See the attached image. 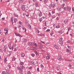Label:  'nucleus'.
<instances>
[{"label":"nucleus","instance_id":"obj_56","mask_svg":"<svg viewBox=\"0 0 74 74\" xmlns=\"http://www.w3.org/2000/svg\"><path fill=\"white\" fill-rule=\"evenodd\" d=\"M11 22H12L13 21V20H12V18H11Z\"/></svg>","mask_w":74,"mask_h":74},{"label":"nucleus","instance_id":"obj_11","mask_svg":"<svg viewBox=\"0 0 74 74\" xmlns=\"http://www.w3.org/2000/svg\"><path fill=\"white\" fill-rule=\"evenodd\" d=\"M31 48L32 50H36V49H37V48L36 47H32Z\"/></svg>","mask_w":74,"mask_h":74},{"label":"nucleus","instance_id":"obj_57","mask_svg":"<svg viewBox=\"0 0 74 74\" xmlns=\"http://www.w3.org/2000/svg\"><path fill=\"white\" fill-rule=\"evenodd\" d=\"M16 50H17V49H16V48H15V49L14 50V51H16Z\"/></svg>","mask_w":74,"mask_h":74},{"label":"nucleus","instance_id":"obj_62","mask_svg":"<svg viewBox=\"0 0 74 74\" xmlns=\"http://www.w3.org/2000/svg\"><path fill=\"white\" fill-rule=\"evenodd\" d=\"M72 11H73V12H74V8H72Z\"/></svg>","mask_w":74,"mask_h":74},{"label":"nucleus","instance_id":"obj_38","mask_svg":"<svg viewBox=\"0 0 74 74\" xmlns=\"http://www.w3.org/2000/svg\"><path fill=\"white\" fill-rule=\"evenodd\" d=\"M53 34V32L50 33V35L51 36H52Z\"/></svg>","mask_w":74,"mask_h":74},{"label":"nucleus","instance_id":"obj_36","mask_svg":"<svg viewBox=\"0 0 74 74\" xmlns=\"http://www.w3.org/2000/svg\"><path fill=\"white\" fill-rule=\"evenodd\" d=\"M25 23H26V24H27V23H28V22H27V21L26 20L25 22Z\"/></svg>","mask_w":74,"mask_h":74},{"label":"nucleus","instance_id":"obj_61","mask_svg":"<svg viewBox=\"0 0 74 74\" xmlns=\"http://www.w3.org/2000/svg\"><path fill=\"white\" fill-rule=\"evenodd\" d=\"M4 18H2V21H3V20H4Z\"/></svg>","mask_w":74,"mask_h":74},{"label":"nucleus","instance_id":"obj_59","mask_svg":"<svg viewBox=\"0 0 74 74\" xmlns=\"http://www.w3.org/2000/svg\"><path fill=\"white\" fill-rule=\"evenodd\" d=\"M32 64H33V65H34V62H32Z\"/></svg>","mask_w":74,"mask_h":74},{"label":"nucleus","instance_id":"obj_17","mask_svg":"<svg viewBox=\"0 0 74 74\" xmlns=\"http://www.w3.org/2000/svg\"><path fill=\"white\" fill-rule=\"evenodd\" d=\"M27 26H28V27H29V28H30V29H31L32 28H31V26L29 24H28L27 25Z\"/></svg>","mask_w":74,"mask_h":74},{"label":"nucleus","instance_id":"obj_45","mask_svg":"<svg viewBox=\"0 0 74 74\" xmlns=\"http://www.w3.org/2000/svg\"><path fill=\"white\" fill-rule=\"evenodd\" d=\"M67 10H68V11H70V8H67Z\"/></svg>","mask_w":74,"mask_h":74},{"label":"nucleus","instance_id":"obj_10","mask_svg":"<svg viewBox=\"0 0 74 74\" xmlns=\"http://www.w3.org/2000/svg\"><path fill=\"white\" fill-rule=\"evenodd\" d=\"M22 27L23 30H24V32H26V30H27L25 28V27H24L23 26H22Z\"/></svg>","mask_w":74,"mask_h":74},{"label":"nucleus","instance_id":"obj_41","mask_svg":"<svg viewBox=\"0 0 74 74\" xmlns=\"http://www.w3.org/2000/svg\"><path fill=\"white\" fill-rule=\"evenodd\" d=\"M8 66L9 68L10 69V68H11V65L10 64H8Z\"/></svg>","mask_w":74,"mask_h":74},{"label":"nucleus","instance_id":"obj_28","mask_svg":"<svg viewBox=\"0 0 74 74\" xmlns=\"http://www.w3.org/2000/svg\"><path fill=\"white\" fill-rule=\"evenodd\" d=\"M35 53H36V55H37L38 54V53H37V52L36 51H35Z\"/></svg>","mask_w":74,"mask_h":74},{"label":"nucleus","instance_id":"obj_25","mask_svg":"<svg viewBox=\"0 0 74 74\" xmlns=\"http://www.w3.org/2000/svg\"><path fill=\"white\" fill-rule=\"evenodd\" d=\"M4 63H5L6 62V61H7V58H5L4 59Z\"/></svg>","mask_w":74,"mask_h":74},{"label":"nucleus","instance_id":"obj_15","mask_svg":"<svg viewBox=\"0 0 74 74\" xmlns=\"http://www.w3.org/2000/svg\"><path fill=\"white\" fill-rule=\"evenodd\" d=\"M17 69H18L20 70H21V71H23V70H22V68H20L19 67H17Z\"/></svg>","mask_w":74,"mask_h":74},{"label":"nucleus","instance_id":"obj_19","mask_svg":"<svg viewBox=\"0 0 74 74\" xmlns=\"http://www.w3.org/2000/svg\"><path fill=\"white\" fill-rule=\"evenodd\" d=\"M9 48L10 49H14V47H10Z\"/></svg>","mask_w":74,"mask_h":74},{"label":"nucleus","instance_id":"obj_64","mask_svg":"<svg viewBox=\"0 0 74 74\" xmlns=\"http://www.w3.org/2000/svg\"><path fill=\"white\" fill-rule=\"evenodd\" d=\"M69 66H70V67H71V65L70 64H69Z\"/></svg>","mask_w":74,"mask_h":74},{"label":"nucleus","instance_id":"obj_9","mask_svg":"<svg viewBox=\"0 0 74 74\" xmlns=\"http://www.w3.org/2000/svg\"><path fill=\"white\" fill-rule=\"evenodd\" d=\"M64 23L65 24H66L67 23H68V19L66 18L64 21Z\"/></svg>","mask_w":74,"mask_h":74},{"label":"nucleus","instance_id":"obj_21","mask_svg":"<svg viewBox=\"0 0 74 74\" xmlns=\"http://www.w3.org/2000/svg\"><path fill=\"white\" fill-rule=\"evenodd\" d=\"M60 26L59 25H58L56 26V28L57 29H59V28H60Z\"/></svg>","mask_w":74,"mask_h":74},{"label":"nucleus","instance_id":"obj_39","mask_svg":"<svg viewBox=\"0 0 74 74\" xmlns=\"http://www.w3.org/2000/svg\"><path fill=\"white\" fill-rule=\"evenodd\" d=\"M42 20V18H41L40 19V22H41V21Z\"/></svg>","mask_w":74,"mask_h":74},{"label":"nucleus","instance_id":"obj_31","mask_svg":"<svg viewBox=\"0 0 74 74\" xmlns=\"http://www.w3.org/2000/svg\"><path fill=\"white\" fill-rule=\"evenodd\" d=\"M55 48L57 49H59V47H54Z\"/></svg>","mask_w":74,"mask_h":74},{"label":"nucleus","instance_id":"obj_47","mask_svg":"<svg viewBox=\"0 0 74 74\" xmlns=\"http://www.w3.org/2000/svg\"><path fill=\"white\" fill-rule=\"evenodd\" d=\"M55 18V15H53L52 16V18Z\"/></svg>","mask_w":74,"mask_h":74},{"label":"nucleus","instance_id":"obj_26","mask_svg":"<svg viewBox=\"0 0 74 74\" xmlns=\"http://www.w3.org/2000/svg\"><path fill=\"white\" fill-rule=\"evenodd\" d=\"M55 4H53L52 5V8H53L54 7H55Z\"/></svg>","mask_w":74,"mask_h":74},{"label":"nucleus","instance_id":"obj_51","mask_svg":"<svg viewBox=\"0 0 74 74\" xmlns=\"http://www.w3.org/2000/svg\"><path fill=\"white\" fill-rule=\"evenodd\" d=\"M27 74H30V71H29L28 72Z\"/></svg>","mask_w":74,"mask_h":74},{"label":"nucleus","instance_id":"obj_63","mask_svg":"<svg viewBox=\"0 0 74 74\" xmlns=\"http://www.w3.org/2000/svg\"><path fill=\"white\" fill-rule=\"evenodd\" d=\"M66 50H67V52H69V50L68 49H66Z\"/></svg>","mask_w":74,"mask_h":74},{"label":"nucleus","instance_id":"obj_18","mask_svg":"<svg viewBox=\"0 0 74 74\" xmlns=\"http://www.w3.org/2000/svg\"><path fill=\"white\" fill-rule=\"evenodd\" d=\"M49 44V42H45V44H46V45H47Z\"/></svg>","mask_w":74,"mask_h":74},{"label":"nucleus","instance_id":"obj_44","mask_svg":"<svg viewBox=\"0 0 74 74\" xmlns=\"http://www.w3.org/2000/svg\"><path fill=\"white\" fill-rule=\"evenodd\" d=\"M31 55L33 57H34V54H32Z\"/></svg>","mask_w":74,"mask_h":74},{"label":"nucleus","instance_id":"obj_42","mask_svg":"<svg viewBox=\"0 0 74 74\" xmlns=\"http://www.w3.org/2000/svg\"><path fill=\"white\" fill-rule=\"evenodd\" d=\"M14 16L15 17H18V15H16V14H15Z\"/></svg>","mask_w":74,"mask_h":74},{"label":"nucleus","instance_id":"obj_49","mask_svg":"<svg viewBox=\"0 0 74 74\" xmlns=\"http://www.w3.org/2000/svg\"><path fill=\"white\" fill-rule=\"evenodd\" d=\"M70 40H68V41H67V42L68 43H70Z\"/></svg>","mask_w":74,"mask_h":74},{"label":"nucleus","instance_id":"obj_6","mask_svg":"<svg viewBox=\"0 0 74 74\" xmlns=\"http://www.w3.org/2000/svg\"><path fill=\"white\" fill-rule=\"evenodd\" d=\"M15 34L16 36H18L19 37H22V36L20 34H19L16 32H15Z\"/></svg>","mask_w":74,"mask_h":74},{"label":"nucleus","instance_id":"obj_43","mask_svg":"<svg viewBox=\"0 0 74 74\" xmlns=\"http://www.w3.org/2000/svg\"><path fill=\"white\" fill-rule=\"evenodd\" d=\"M51 15H52V14H51V12H49V15L51 16Z\"/></svg>","mask_w":74,"mask_h":74},{"label":"nucleus","instance_id":"obj_27","mask_svg":"<svg viewBox=\"0 0 74 74\" xmlns=\"http://www.w3.org/2000/svg\"><path fill=\"white\" fill-rule=\"evenodd\" d=\"M27 41V39H24L23 40V41L24 42H26V41Z\"/></svg>","mask_w":74,"mask_h":74},{"label":"nucleus","instance_id":"obj_48","mask_svg":"<svg viewBox=\"0 0 74 74\" xmlns=\"http://www.w3.org/2000/svg\"><path fill=\"white\" fill-rule=\"evenodd\" d=\"M50 31V29H47V30L46 31V32H49Z\"/></svg>","mask_w":74,"mask_h":74},{"label":"nucleus","instance_id":"obj_22","mask_svg":"<svg viewBox=\"0 0 74 74\" xmlns=\"http://www.w3.org/2000/svg\"><path fill=\"white\" fill-rule=\"evenodd\" d=\"M18 21V19H17V18H15L14 19V22L15 23H16V22Z\"/></svg>","mask_w":74,"mask_h":74},{"label":"nucleus","instance_id":"obj_14","mask_svg":"<svg viewBox=\"0 0 74 74\" xmlns=\"http://www.w3.org/2000/svg\"><path fill=\"white\" fill-rule=\"evenodd\" d=\"M6 48H7V47H4V48H3V51L5 52H6Z\"/></svg>","mask_w":74,"mask_h":74},{"label":"nucleus","instance_id":"obj_24","mask_svg":"<svg viewBox=\"0 0 74 74\" xmlns=\"http://www.w3.org/2000/svg\"><path fill=\"white\" fill-rule=\"evenodd\" d=\"M22 57H24L25 56V54L23 53H22L21 55Z\"/></svg>","mask_w":74,"mask_h":74},{"label":"nucleus","instance_id":"obj_3","mask_svg":"<svg viewBox=\"0 0 74 74\" xmlns=\"http://www.w3.org/2000/svg\"><path fill=\"white\" fill-rule=\"evenodd\" d=\"M4 31L5 32V35H7L8 34V28H5L4 29Z\"/></svg>","mask_w":74,"mask_h":74},{"label":"nucleus","instance_id":"obj_29","mask_svg":"<svg viewBox=\"0 0 74 74\" xmlns=\"http://www.w3.org/2000/svg\"><path fill=\"white\" fill-rule=\"evenodd\" d=\"M71 30V27H69L68 29V32L69 31V30Z\"/></svg>","mask_w":74,"mask_h":74},{"label":"nucleus","instance_id":"obj_20","mask_svg":"<svg viewBox=\"0 0 74 74\" xmlns=\"http://www.w3.org/2000/svg\"><path fill=\"white\" fill-rule=\"evenodd\" d=\"M35 5H36V7H38V4L37 3H35Z\"/></svg>","mask_w":74,"mask_h":74},{"label":"nucleus","instance_id":"obj_1","mask_svg":"<svg viewBox=\"0 0 74 74\" xmlns=\"http://www.w3.org/2000/svg\"><path fill=\"white\" fill-rule=\"evenodd\" d=\"M28 45H29V46H32L33 47L34 45L35 47H37V44L35 42H28Z\"/></svg>","mask_w":74,"mask_h":74},{"label":"nucleus","instance_id":"obj_37","mask_svg":"<svg viewBox=\"0 0 74 74\" xmlns=\"http://www.w3.org/2000/svg\"><path fill=\"white\" fill-rule=\"evenodd\" d=\"M47 1H48L47 0H44V3H47Z\"/></svg>","mask_w":74,"mask_h":74},{"label":"nucleus","instance_id":"obj_40","mask_svg":"<svg viewBox=\"0 0 74 74\" xmlns=\"http://www.w3.org/2000/svg\"><path fill=\"white\" fill-rule=\"evenodd\" d=\"M59 33H60V34H62V31H60L59 32Z\"/></svg>","mask_w":74,"mask_h":74},{"label":"nucleus","instance_id":"obj_54","mask_svg":"<svg viewBox=\"0 0 74 74\" xmlns=\"http://www.w3.org/2000/svg\"><path fill=\"white\" fill-rule=\"evenodd\" d=\"M51 14H54V12L52 11V12H51Z\"/></svg>","mask_w":74,"mask_h":74},{"label":"nucleus","instance_id":"obj_5","mask_svg":"<svg viewBox=\"0 0 74 74\" xmlns=\"http://www.w3.org/2000/svg\"><path fill=\"white\" fill-rule=\"evenodd\" d=\"M60 11L61 13H64L65 12L64 9L63 8H61L60 9Z\"/></svg>","mask_w":74,"mask_h":74},{"label":"nucleus","instance_id":"obj_34","mask_svg":"<svg viewBox=\"0 0 74 74\" xmlns=\"http://www.w3.org/2000/svg\"><path fill=\"white\" fill-rule=\"evenodd\" d=\"M20 64L21 65H22V66H23V63L22 62H21L20 63Z\"/></svg>","mask_w":74,"mask_h":74},{"label":"nucleus","instance_id":"obj_53","mask_svg":"<svg viewBox=\"0 0 74 74\" xmlns=\"http://www.w3.org/2000/svg\"><path fill=\"white\" fill-rule=\"evenodd\" d=\"M41 67H44V66H43V65L41 64L40 65Z\"/></svg>","mask_w":74,"mask_h":74},{"label":"nucleus","instance_id":"obj_33","mask_svg":"<svg viewBox=\"0 0 74 74\" xmlns=\"http://www.w3.org/2000/svg\"><path fill=\"white\" fill-rule=\"evenodd\" d=\"M36 32L38 33H40V32L38 30H36Z\"/></svg>","mask_w":74,"mask_h":74},{"label":"nucleus","instance_id":"obj_35","mask_svg":"<svg viewBox=\"0 0 74 74\" xmlns=\"http://www.w3.org/2000/svg\"><path fill=\"white\" fill-rule=\"evenodd\" d=\"M1 74H5V71H3L2 72Z\"/></svg>","mask_w":74,"mask_h":74},{"label":"nucleus","instance_id":"obj_16","mask_svg":"<svg viewBox=\"0 0 74 74\" xmlns=\"http://www.w3.org/2000/svg\"><path fill=\"white\" fill-rule=\"evenodd\" d=\"M9 73L10 71H8L5 72V74H9Z\"/></svg>","mask_w":74,"mask_h":74},{"label":"nucleus","instance_id":"obj_2","mask_svg":"<svg viewBox=\"0 0 74 74\" xmlns=\"http://www.w3.org/2000/svg\"><path fill=\"white\" fill-rule=\"evenodd\" d=\"M63 38H61L58 42L59 44H60L62 45L63 44Z\"/></svg>","mask_w":74,"mask_h":74},{"label":"nucleus","instance_id":"obj_4","mask_svg":"<svg viewBox=\"0 0 74 74\" xmlns=\"http://www.w3.org/2000/svg\"><path fill=\"white\" fill-rule=\"evenodd\" d=\"M58 60H59L60 61L62 60H63V59L62 58V56L60 55H59L58 57Z\"/></svg>","mask_w":74,"mask_h":74},{"label":"nucleus","instance_id":"obj_23","mask_svg":"<svg viewBox=\"0 0 74 74\" xmlns=\"http://www.w3.org/2000/svg\"><path fill=\"white\" fill-rule=\"evenodd\" d=\"M47 59H50V56H48L47 57H46Z\"/></svg>","mask_w":74,"mask_h":74},{"label":"nucleus","instance_id":"obj_30","mask_svg":"<svg viewBox=\"0 0 74 74\" xmlns=\"http://www.w3.org/2000/svg\"><path fill=\"white\" fill-rule=\"evenodd\" d=\"M21 69L22 70H25V67L24 66H22Z\"/></svg>","mask_w":74,"mask_h":74},{"label":"nucleus","instance_id":"obj_12","mask_svg":"<svg viewBox=\"0 0 74 74\" xmlns=\"http://www.w3.org/2000/svg\"><path fill=\"white\" fill-rule=\"evenodd\" d=\"M24 1V0H21L19 1V3L20 4H22L23 2Z\"/></svg>","mask_w":74,"mask_h":74},{"label":"nucleus","instance_id":"obj_50","mask_svg":"<svg viewBox=\"0 0 74 74\" xmlns=\"http://www.w3.org/2000/svg\"><path fill=\"white\" fill-rule=\"evenodd\" d=\"M19 24H20V25H22V23L21 22V21H20L19 22Z\"/></svg>","mask_w":74,"mask_h":74},{"label":"nucleus","instance_id":"obj_13","mask_svg":"<svg viewBox=\"0 0 74 74\" xmlns=\"http://www.w3.org/2000/svg\"><path fill=\"white\" fill-rule=\"evenodd\" d=\"M42 15L41 12H40L38 14V16H41Z\"/></svg>","mask_w":74,"mask_h":74},{"label":"nucleus","instance_id":"obj_52","mask_svg":"<svg viewBox=\"0 0 74 74\" xmlns=\"http://www.w3.org/2000/svg\"><path fill=\"white\" fill-rule=\"evenodd\" d=\"M68 48L70 49H71V47H68Z\"/></svg>","mask_w":74,"mask_h":74},{"label":"nucleus","instance_id":"obj_58","mask_svg":"<svg viewBox=\"0 0 74 74\" xmlns=\"http://www.w3.org/2000/svg\"><path fill=\"white\" fill-rule=\"evenodd\" d=\"M15 58H13L12 60V61H14V60H15Z\"/></svg>","mask_w":74,"mask_h":74},{"label":"nucleus","instance_id":"obj_8","mask_svg":"<svg viewBox=\"0 0 74 74\" xmlns=\"http://www.w3.org/2000/svg\"><path fill=\"white\" fill-rule=\"evenodd\" d=\"M57 69L58 70V73H59L60 72V66H58L57 67Z\"/></svg>","mask_w":74,"mask_h":74},{"label":"nucleus","instance_id":"obj_46","mask_svg":"<svg viewBox=\"0 0 74 74\" xmlns=\"http://www.w3.org/2000/svg\"><path fill=\"white\" fill-rule=\"evenodd\" d=\"M47 27H44L43 28V29H44V30H45V29H47Z\"/></svg>","mask_w":74,"mask_h":74},{"label":"nucleus","instance_id":"obj_55","mask_svg":"<svg viewBox=\"0 0 74 74\" xmlns=\"http://www.w3.org/2000/svg\"><path fill=\"white\" fill-rule=\"evenodd\" d=\"M57 20H59V17H57V18H56Z\"/></svg>","mask_w":74,"mask_h":74},{"label":"nucleus","instance_id":"obj_7","mask_svg":"<svg viewBox=\"0 0 74 74\" xmlns=\"http://www.w3.org/2000/svg\"><path fill=\"white\" fill-rule=\"evenodd\" d=\"M26 8V7H25V5H23L22 6V9L23 11H25Z\"/></svg>","mask_w":74,"mask_h":74},{"label":"nucleus","instance_id":"obj_60","mask_svg":"<svg viewBox=\"0 0 74 74\" xmlns=\"http://www.w3.org/2000/svg\"><path fill=\"white\" fill-rule=\"evenodd\" d=\"M37 71H39V68H38L37 69Z\"/></svg>","mask_w":74,"mask_h":74},{"label":"nucleus","instance_id":"obj_32","mask_svg":"<svg viewBox=\"0 0 74 74\" xmlns=\"http://www.w3.org/2000/svg\"><path fill=\"white\" fill-rule=\"evenodd\" d=\"M64 10H65V11H67V8H65L64 9Z\"/></svg>","mask_w":74,"mask_h":74}]
</instances>
